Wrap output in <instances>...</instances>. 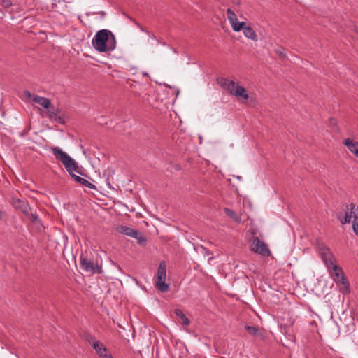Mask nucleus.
Masks as SVG:
<instances>
[{"label": "nucleus", "instance_id": "cd10ccee", "mask_svg": "<svg viewBox=\"0 0 358 358\" xmlns=\"http://www.w3.org/2000/svg\"><path fill=\"white\" fill-rule=\"evenodd\" d=\"M136 238L140 244L145 243L147 241V239L141 234V233H140Z\"/></svg>", "mask_w": 358, "mask_h": 358}, {"label": "nucleus", "instance_id": "4be33fe9", "mask_svg": "<svg viewBox=\"0 0 358 358\" xmlns=\"http://www.w3.org/2000/svg\"><path fill=\"white\" fill-rule=\"evenodd\" d=\"M245 329L252 336H255L258 332V329L253 326L245 325Z\"/></svg>", "mask_w": 358, "mask_h": 358}, {"label": "nucleus", "instance_id": "423d86ee", "mask_svg": "<svg viewBox=\"0 0 358 358\" xmlns=\"http://www.w3.org/2000/svg\"><path fill=\"white\" fill-rule=\"evenodd\" d=\"M251 250L263 257H268L271 255L268 245L264 242L260 241L257 236L252 238Z\"/></svg>", "mask_w": 358, "mask_h": 358}, {"label": "nucleus", "instance_id": "4c0bfd02", "mask_svg": "<svg viewBox=\"0 0 358 358\" xmlns=\"http://www.w3.org/2000/svg\"><path fill=\"white\" fill-rule=\"evenodd\" d=\"M100 15H101V17L103 18L106 16V13L104 11L100 12Z\"/></svg>", "mask_w": 358, "mask_h": 358}, {"label": "nucleus", "instance_id": "c9c22d12", "mask_svg": "<svg viewBox=\"0 0 358 358\" xmlns=\"http://www.w3.org/2000/svg\"><path fill=\"white\" fill-rule=\"evenodd\" d=\"M202 249L205 251V254L210 255V252L207 249H206L205 248H203V247H202Z\"/></svg>", "mask_w": 358, "mask_h": 358}, {"label": "nucleus", "instance_id": "7ed1b4c3", "mask_svg": "<svg viewBox=\"0 0 358 358\" xmlns=\"http://www.w3.org/2000/svg\"><path fill=\"white\" fill-rule=\"evenodd\" d=\"M317 248L319 255L324 262L327 271L331 272V266L336 262L334 254L331 252L329 248L322 242L317 243Z\"/></svg>", "mask_w": 358, "mask_h": 358}, {"label": "nucleus", "instance_id": "bb28decb", "mask_svg": "<svg viewBox=\"0 0 358 358\" xmlns=\"http://www.w3.org/2000/svg\"><path fill=\"white\" fill-rule=\"evenodd\" d=\"M1 4L4 8H8L12 6V2L10 0H2Z\"/></svg>", "mask_w": 358, "mask_h": 358}, {"label": "nucleus", "instance_id": "f8f14e48", "mask_svg": "<svg viewBox=\"0 0 358 358\" xmlns=\"http://www.w3.org/2000/svg\"><path fill=\"white\" fill-rule=\"evenodd\" d=\"M232 95L237 97L238 100H248L249 98V94L247 92V90L240 85H237L236 87V90L234 92H233Z\"/></svg>", "mask_w": 358, "mask_h": 358}, {"label": "nucleus", "instance_id": "f257e3e1", "mask_svg": "<svg viewBox=\"0 0 358 358\" xmlns=\"http://www.w3.org/2000/svg\"><path fill=\"white\" fill-rule=\"evenodd\" d=\"M92 43L94 48L99 52H108L115 50L116 39L111 31L101 29L96 33Z\"/></svg>", "mask_w": 358, "mask_h": 358}, {"label": "nucleus", "instance_id": "473e14b6", "mask_svg": "<svg viewBox=\"0 0 358 358\" xmlns=\"http://www.w3.org/2000/svg\"><path fill=\"white\" fill-rule=\"evenodd\" d=\"M145 32L148 34V36H149L150 38H152V39H154V40H155V41L157 40V38H156V36H155L154 34H150V33L149 31H145Z\"/></svg>", "mask_w": 358, "mask_h": 358}, {"label": "nucleus", "instance_id": "f3484780", "mask_svg": "<svg viewBox=\"0 0 358 358\" xmlns=\"http://www.w3.org/2000/svg\"><path fill=\"white\" fill-rule=\"evenodd\" d=\"M174 313L177 317H178L181 320V323L183 325L187 326L190 324V320L185 316V315L180 309H175Z\"/></svg>", "mask_w": 358, "mask_h": 358}, {"label": "nucleus", "instance_id": "e433bc0d", "mask_svg": "<svg viewBox=\"0 0 358 358\" xmlns=\"http://www.w3.org/2000/svg\"><path fill=\"white\" fill-rule=\"evenodd\" d=\"M232 2L234 3V4H239L240 3V1L239 0H231Z\"/></svg>", "mask_w": 358, "mask_h": 358}, {"label": "nucleus", "instance_id": "72a5a7b5", "mask_svg": "<svg viewBox=\"0 0 358 358\" xmlns=\"http://www.w3.org/2000/svg\"><path fill=\"white\" fill-rule=\"evenodd\" d=\"M102 358H113V357L110 352H108Z\"/></svg>", "mask_w": 358, "mask_h": 358}, {"label": "nucleus", "instance_id": "1a4fd4ad", "mask_svg": "<svg viewBox=\"0 0 358 358\" xmlns=\"http://www.w3.org/2000/svg\"><path fill=\"white\" fill-rule=\"evenodd\" d=\"M87 341L95 350L99 357L102 358L108 352L107 348L104 346V345L99 340L96 339V338L92 336H88L87 338Z\"/></svg>", "mask_w": 358, "mask_h": 358}, {"label": "nucleus", "instance_id": "f704fd0d", "mask_svg": "<svg viewBox=\"0 0 358 358\" xmlns=\"http://www.w3.org/2000/svg\"><path fill=\"white\" fill-rule=\"evenodd\" d=\"M156 41H157V43H158V44H162V45H166L165 42L161 41L160 40H159V39H157V40H156Z\"/></svg>", "mask_w": 358, "mask_h": 358}, {"label": "nucleus", "instance_id": "4468645a", "mask_svg": "<svg viewBox=\"0 0 358 358\" xmlns=\"http://www.w3.org/2000/svg\"><path fill=\"white\" fill-rule=\"evenodd\" d=\"M117 230L120 233L132 238H136L140 234L138 231L123 225L119 227Z\"/></svg>", "mask_w": 358, "mask_h": 358}, {"label": "nucleus", "instance_id": "6ab92c4d", "mask_svg": "<svg viewBox=\"0 0 358 358\" xmlns=\"http://www.w3.org/2000/svg\"><path fill=\"white\" fill-rule=\"evenodd\" d=\"M224 213L229 216L230 218H231L233 220L239 222H241V217L237 215L236 212H234L233 210L229 209L228 208H224L223 209Z\"/></svg>", "mask_w": 358, "mask_h": 358}, {"label": "nucleus", "instance_id": "393cba45", "mask_svg": "<svg viewBox=\"0 0 358 358\" xmlns=\"http://www.w3.org/2000/svg\"><path fill=\"white\" fill-rule=\"evenodd\" d=\"M334 271V273H338L340 274H341V273L343 271L342 268L337 266L335 262L333 264V265L331 266V271Z\"/></svg>", "mask_w": 358, "mask_h": 358}, {"label": "nucleus", "instance_id": "7c9ffc66", "mask_svg": "<svg viewBox=\"0 0 358 358\" xmlns=\"http://www.w3.org/2000/svg\"><path fill=\"white\" fill-rule=\"evenodd\" d=\"M329 123L331 126H336V120L331 117L329 118Z\"/></svg>", "mask_w": 358, "mask_h": 358}, {"label": "nucleus", "instance_id": "c756f323", "mask_svg": "<svg viewBox=\"0 0 358 358\" xmlns=\"http://www.w3.org/2000/svg\"><path fill=\"white\" fill-rule=\"evenodd\" d=\"M24 96L28 98V99H33V96L34 95L28 90H25L24 91Z\"/></svg>", "mask_w": 358, "mask_h": 358}, {"label": "nucleus", "instance_id": "ddd939ff", "mask_svg": "<svg viewBox=\"0 0 358 358\" xmlns=\"http://www.w3.org/2000/svg\"><path fill=\"white\" fill-rule=\"evenodd\" d=\"M70 176L74 179V180L80 184V185H83L90 189H96V186L92 184V182H90V181H88L87 180L80 177V176H78L76 174L73 173V172H71V173H69Z\"/></svg>", "mask_w": 358, "mask_h": 358}, {"label": "nucleus", "instance_id": "0eeeda50", "mask_svg": "<svg viewBox=\"0 0 358 358\" xmlns=\"http://www.w3.org/2000/svg\"><path fill=\"white\" fill-rule=\"evenodd\" d=\"M46 116L52 122H55L62 125L66 124L65 114L59 108H55V107L51 106L47 110Z\"/></svg>", "mask_w": 358, "mask_h": 358}, {"label": "nucleus", "instance_id": "9d476101", "mask_svg": "<svg viewBox=\"0 0 358 358\" xmlns=\"http://www.w3.org/2000/svg\"><path fill=\"white\" fill-rule=\"evenodd\" d=\"M217 82L224 90H226L231 95H232L233 92L235 91L236 87L238 85V83H236L234 80H230L225 78H217Z\"/></svg>", "mask_w": 358, "mask_h": 358}, {"label": "nucleus", "instance_id": "b1692460", "mask_svg": "<svg viewBox=\"0 0 358 358\" xmlns=\"http://www.w3.org/2000/svg\"><path fill=\"white\" fill-rule=\"evenodd\" d=\"M32 222L37 223L39 221L36 211L30 213V217H28Z\"/></svg>", "mask_w": 358, "mask_h": 358}, {"label": "nucleus", "instance_id": "39448f33", "mask_svg": "<svg viewBox=\"0 0 358 358\" xmlns=\"http://www.w3.org/2000/svg\"><path fill=\"white\" fill-rule=\"evenodd\" d=\"M166 265L164 261L160 262L157 269V281L156 287L162 292H166L169 291V285L166 283Z\"/></svg>", "mask_w": 358, "mask_h": 358}, {"label": "nucleus", "instance_id": "5701e85b", "mask_svg": "<svg viewBox=\"0 0 358 358\" xmlns=\"http://www.w3.org/2000/svg\"><path fill=\"white\" fill-rule=\"evenodd\" d=\"M342 277H345L343 271L341 273V274L338 273H334V276H333V280L336 284H338L341 281Z\"/></svg>", "mask_w": 358, "mask_h": 358}, {"label": "nucleus", "instance_id": "58836bf2", "mask_svg": "<svg viewBox=\"0 0 358 358\" xmlns=\"http://www.w3.org/2000/svg\"><path fill=\"white\" fill-rule=\"evenodd\" d=\"M237 178H238V180H241V176H237Z\"/></svg>", "mask_w": 358, "mask_h": 358}, {"label": "nucleus", "instance_id": "f03ea898", "mask_svg": "<svg viewBox=\"0 0 358 358\" xmlns=\"http://www.w3.org/2000/svg\"><path fill=\"white\" fill-rule=\"evenodd\" d=\"M51 151L52 154L55 155L56 159H60L66 169L69 173L71 172H78L77 171L78 164L76 161L71 158L69 155H68L66 152L62 151V150L59 147H54L51 148Z\"/></svg>", "mask_w": 358, "mask_h": 358}, {"label": "nucleus", "instance_id": "2f4dec72", "mask_svg": "<svg viewBox=\"0 0 358 358\" xmlns=\"http://www.w3.org/2000/svg\"><path fill=\"white\" fill-rule=\"evenodd\" d=\"M134 24L138 27L140 28V29L142 31H145V30H144V29L141 26V24L137 22L135 20H133Z\"/></svg>", "mask_w": 358, "mask_h": 358}, {"label": "nucleus", "instance_id": "a878e982", "mask_svg": "<svg viewBox=\"0 0 358 358\" xmlns=\"http://www.w3.org/2000/svg\"><path fill=\"white\" fill-rule=\"evenodd\" d=\"M275 53L282 59H285L287 58V55L285 53L284 49L282 48L278 49L275 50Z\"/></svg>", "mask_w": 358, "mask_h": 358}, {"label": "nucleus", "instance_id": "6e6552de", "mask_svg": "<svg viewBox=\"0 0 358 358\" xmlns=\"http://www.w3.org/2000/svg\"><path fill=\"white\" fill-rule=\"evenodd\" d=\"M227 18L231 24L233 30L236 32L243 30L245 26V22H239L235 13L231 9L227 8Z\"/></svg>", "mask_w": 358, "mask_h": 358}, {"label": "nucleus", "instance_id": "aec40b11", "mask_svg": "<svg viewBox=\"0 0 358 358\" xmlns=\"http://www.w3.org/2000/svg\"><path fill=\"white\" fill-rule=\"evenodd\" d=\"M13 204L15 208L19 209L21 211H22L25 208H27V207L29 206L28 203L26 201L20 199H13Z\"/></svg>", "mask_w": 358, "mask_h": 358}, {"label": "nucleus", "instance_id": "a211bd4d", "mask_svg": "<svg viewBox=\"0 0 358 358\" xmlns=\"http://www.w3.org/2000/svg\"><path fill=\"white\" fill-rule=\"evenodd\" d=\"M340 283L343 285V288L341 289V292L343 294H348L350 293V285L345 277H342L341 281Z\"/></svg>", "mask_w": 358, "mask_h": 358}, {"label": "nucleus", "instance_id": "412c9836", "mask_svg": "<svg viewBox=\"0 0 358 358\" xmlns=\"http://www.w3.org/2000/svg\"><path fill=\"white\" fill-rule=\"evenodd\" d=\"M352 229L354 233L358 236V212H357V215L355 214V220H353Z\"/></svg>", "mask_w": 358, "mask_h": 358}, {"label": "nucleus", "instance_id": "ea45409f", "mask_svg": "<svg viewBox=\"0 0 358 358\" xmlns=\"http://www.w3.org/2000/svg\"><path fill=\"white\" fill-rule=\"evenodd\" d=\"M357 158H358V157H357Z\"/></svg>", "mask_w": 358, "mask_h": 358}, {"label": "nucleus", "instance_id": "9b49d317", "mask_svg": "<svg viewBox=\"0 0 358 358\" xmlns=\"http://www.w3.org/2000/svg\"><path fill=\"white\" fill-rule=\"evenodd\" d=\"M343 144L347 147L348 150L355 155L356 157H358V142L348 138L343 141Z\"/></svg>", "mask_w": 358, "mask_h": 358}, {"label": "nucleus", "instance_id": "20e7f679", "mask_svg": "<svg viewBox=\"0 0 358 358\" xmlns=\"http://www.w3.org/2000/svg\"><path fill=\"white\" fill-rule=\"evenodd\" d=\"M80 265L81 268L85 272L91 273H101V266L99 265L97 261L94 259L89 258L81 255L80 257Z\"/></svg>", "mask_w": 358, "mask_h": 358}, {"label": "nucleus", "instance_id": "c85d7f7f", "mask_svg": "<svg viewBox=\"0 0 358 358\" xmlns=\"http://www.w3.org/2000/svg\"><path fill=\"white\" fill-rule=\"evenodd\" d=\"M33 211H34V210H33V209H31V208H30V206H29L27 207V208L24 209V210L22 211V213L24 215H25L27 217H30V213H31V212H33Z\"/></svg>", "mask_w": 358, "mask_h": 358}, {"label": "nucleus", "instance_id": "2eb2a0df", "mask_svg": "<svg viewBox=\"0 0 358 358\" xmlns=\"http://www.w3.org/2000/svg\"><path fill=\"white\" fill-rule=\"evenodd\" d=\"M33 101L35 103L39 104L44 108L48 110L51 107V101L50 99L40 96L38 95H34L33 96Z\"/></svg>", "mask_w": 358, "mask_h": 358}, {"label": "nucleus", "instance_id": "dca6fc26", "mask_svg": "<svg viewBox=\"0 0 358 358\" xmlns=\"http://www.w3.org/2000/svg\"><path fill=\"white\" fill-rule=\"evenodd\" d=\"M242 31L244 34V36L246 38L251 39L253 41H258L257 35L256 34L255 31L253 30V29L251 27L245 25Z\"/></svg>", "mask_w": 358, "mask_h": 358}]
</instances>
